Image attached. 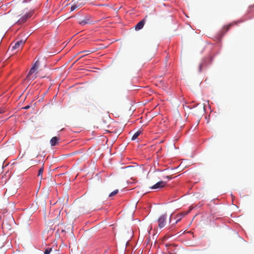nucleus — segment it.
<instances>
[{
    "label": "nucleus",
    "instance_id": "13",
    "mask_svg": "<svg viewBox=\"0 0 254 254\" xmlns=\"http://www.w3.org/2000/svg\"><path fill=\"white\" fill-rule=\"evenodd\" d=\"M141 133V131L138 130L136 131L132 136L131 139L135 140L137 138V137Z\"/></svg>",
    "mask_w": 254,
    "mask_h": 254
},
{
    "label": "nucleus",
    "instance_id": "4",
    "mask_svg": "<svg viewBox=\"0 0 254 254\" xmlns=\"http://www.w3.org/2000/svg\"><path fill=\"white\" fill-rule=\"evenodd\" d=\"M33 14V11H29L26 12L20 18H19L17 23L19 24H21L25 22L29 18H30Z\"/></svg>",
    "mask_w": 254,
    "mask_h": 254
},
{
    "label": "nucleus",
    "instance_id": "21",
    "mask_svg": "<svg viewBox=\"0 0 254 254\" xmlns=\"http://www.w3.org/2000/svg\"><path fill=\"white\" fill-rule=\"evenodd\" d=\"M167 179H168V180L169 179H171L172 178V177L170 176H167L165 177Z\"/></svg>",
    "mask_w": 254,
    "mask_h": 254
},
{
    "label": "nucleus",
    "instance_id": "16",
    "mask_svg": "<svg viewBox=\"0 0 254 254\" xmlns=\"http://www.w3.org/2000/svg\"><path fill=\"white\" fill-rule=\"evenodd\" d=\"M52 249L51 248H47L45 250L44 254H50L51 252L52 251Z\"/></svg>",
    "mask_w": 254,
    "mask_h": 254
},
{
    "label": "nucleus",
    "instance_id": "17",
    "mask_svg": "<svg viewBox=\"0 0 254 254\" xmlns=\"http://www.w3.org/2000/svg\"><path fill=\"white\" fill-rule=\"evenodd\" d=\"M85 53V54H86L85 55H87L88 54L91 53L92 52L90 51H83L80 52L79 53ZM85 56V55H83V56Z\"/></svg>",
    "mask_w": 254,
    "mask_h": 254
},
{
    "label": "nucleus",
    "instance_id": "14",
    "mask_svg": "<svg viewBox=\"0 0 254 254\" xmlns=\"http://www.w3.org/2000/svg\"><path fill=\"white\" fill-rule=\"evenodd\" d=\"M43 171H44V167L42 166L39 170V171H38V177H41V178H42V174H43Z\"/></svg>",
    "mask_w": 254,
    "mask_h": 254
},
{
    "label": "nucleus",
    "instance_id": "2",
    "mask_svg": "<svg viewBox=\"0 0 254 254\" xmlns=\"http://www.w3.org/2000/svg\"><path fill=\"white\" fill-rule=\"evenodd\" d=\"M39 65V61H36L35 64H33V65L32 66V67L30 68L27 75V78H29L30 79H35V78H36V74H33V73H34L38 69V66Z\"/></svg>",
    "mask_w": 254,
    "mask_h": 254
},
{
    "label": "nucleus",
    "instance_id": "12",
    "mask_svg": "<svg viewBox=\"0 0 254 254\" xmlns=\"http://www.w3.org/2000/svg\"><path fill=\"white\" fill-rule=\"evenodd\" d=\"M66 228L64 230H62V232H69V231H72V229H73V226L72 224H69V225H67L66 226Z\"/></svg>",
    "mask_w": 254,
    "mask_h": 254
},
{
    "label": "nucleus",
    "instance_id": "8",
    "mask_svg": "<svg viewBox=\"0 0 254 254\" xmlns=\"http://www.w3.org/2000/svg\"><path fill=\"white\" fill-rule=\"evenodd\" d=\"M145 24V20L143 19L139 21L135 26V29L136 30H139L141 29Z\"/></svg>",
    "mask_w": 254,
    "mask_h": 254
},
{
    "label": "nucleus",
    "instance_id": "3",
    "mask_svg": "<svg viewBox=\"0 0 254 254\" xmlns=\"http://www.w3.org/2000/svg\"><path fill=\"white\" fill-rule=\"evenodd\" d=\"M72 4L70 7V11H73L77 8H80L85 4L84 0H73Z\"/></svg>",
    "mask_w": 254,
    "mask_h": 254
},
{
    "label": "nucleus",
    "instance_id": "18",
    "mask_svg": "<svg viewBox=\"0 0 254 254\" xmlns=\"http://www.w3.org/2000/svg\"><path fill=\"white\" fill-rule=\"evenodd\" d=\"M189 211H187V212H185L182 213L180 214L179 215H180L181 217H184V216H185V215H186L187 214H188L189 213Z\"/></svg>",
    "mask_w": 254,
    "mask_h": 254
},
{
    "label": "nucleus",
    "instance_id": "19",
    "mask_svg": "<svg viewBox=\"0 0 254 254\" xmlns=\"http://www.w3.org/2000/svg\"><path fill=\"white\" fill-rule=\"evenodd\" d=\"M202 64H200L199 65V71L200 72L202 70Z\"/></svg>",
    "mask_w": 254,
    "mask_h": 254
},
{
    "label": "nucleus",
    "instance_id": "6",
    "mask_svg": "<svg viewBox=\"0 0 254 254\" xmlns=\"http://www.w3.org/2000/svg\"><path fill=\"white\" fill-rule=\"evenodd\" d=\"M166 185V182L160 181L150 187L151 189H158L164 187Z\"/></svg>",
    "mask_w": 254,
    "mask_h": 254
},
{
    "label": "nucleus",
    "instance_id": "11",
    "mask_svg": "<svg viewBox=\"0 0 254 254\" xmlns=\"http://www.w3.org/2000/svg\"><path fill=\"white\" fill-rule=\"evenodd\" d=\"M125 169H127V171L131 172L132 173H134L136 171V168L134 166H128L125 168Z\"/></svg>",
    "mask_w": 254,
    "mask_h": 254
},
{
    "label": "nucleus",
    "instance_id": "7",
    "mask_svg": "<svg viewBox=\"0 0 254 254\" xmlns=\"http://www.w3.org/2000/svg\"><path fill=\"white\" fill-rule=\"evenodd\" d=\"M26 39L20 40L16 42L14 46L12 47V50H15L19 48L20 47H22L26 42Z\"/></svg>",
    "mask_w": 254,
    "mask_h": 254
},
{
    "label": "nucleus",
    "instance_id": "1",
    "mask_svg": "<svg viewBox=\"0 0 254 254\" xmlns=\"http://www.w3.org/2000/svg\"><path fill=\"white\" fill-rule=\"evenodd\" d=\"M98 21L94 20L91 15H87L83 19H80L78 23L80 25L84 26L86 24H94Z\"/></svg>",
    "mask_w": 254,
    "mask_h": 254
},
{
    "label": "nucleus",
    "instance_id": "9",
    "mask_svg": "<svg viewBox=\"0 0 254 254\" xmlns=\"http://www.w3.org/2000/svg\"><path fill=\"white\" fill-rule=\"evenodd\" d=\"M59 138L57 136L52 137L50 140V144L52 146H54L58 144Z\"/></svg>",
    "mask_w": 254,
    "mask_h": 254
},
{
    "label": "nucleus",
    "instance_id": "20",
    "mask_svg": "<svg viewBox=\"0 0 254 254\" xmlns=\"http://www.w3.org/2000/svg\"><path fill=\"white\" fill-rule=\"evenodd\" d=\"M177 217H178V220H177V222L178 221L182 219V217H181V216L179 214V215H178Z\"/></svg>",
    "mask_w": 254,
    "mask_h": 254
},
{
    "label": "nucleus",
    "instance_id": "5",
    "mask_svg": "<svg viewBox=\"0 0 254 254\" xmlns=\"http://www.w3.org/2000/svg\"><path fill=\"white\" fill-rule=\"evenodd\" d=\"M167 220V215L163 214L158 218V226L160 228L164 227L166 224Z\"/></svg>",
    "mask_w": 254,
    "mask_h": 254
},
{
    "label": "nucleus",
    "instance_id": "10",
    "mask_svg": "<svg viewBox=\"0 0 254 254\" xmlns=\"http://www.w3.org/2000/svg\"><path fill=\"white\" fill-rule=\"evenodd\" d=\"M234 24H236V23H235V22L232 23L227 25L224 26L223 28V30L224 31L225 33L227 32L229 30V29L231 28V27L233 25H234Z\"/></svg>",
    "mask_w": 254,
    "mask_h": 254
},
{
    "label": "nucleus",
    "instance_id": "15",
    "mask_svg": "<svg viewBox=\"0 0 254 254\" xmlns=\"http://www.w3.org/2000/svg\"><path fill=\"white\" fill-rule=\"evenodd\" d=\"M118 192H119L118 190H114L113 191H112L111 193H110V194L109 195V196L111 197V196H114L116 194H117Z\"/></svg>",
    "mask_w": 254,
    "mask_h": 254
},
{
    "label": "nucleus",
    "instance_id": "22",
    "mask_svg": "<svg viewBox=\"0 0 254 254\" xmlns=\"http://www.w3.org/2000/svg\"><path fill=\"white\" fill-rule=\"evenodd\" d=\"M29 108H30V106L28 105V106H25V107L24 108V109H29Z\"/></svg>",
    "mask_w": 254,
    "mask_h": 254
}]
</instances>
